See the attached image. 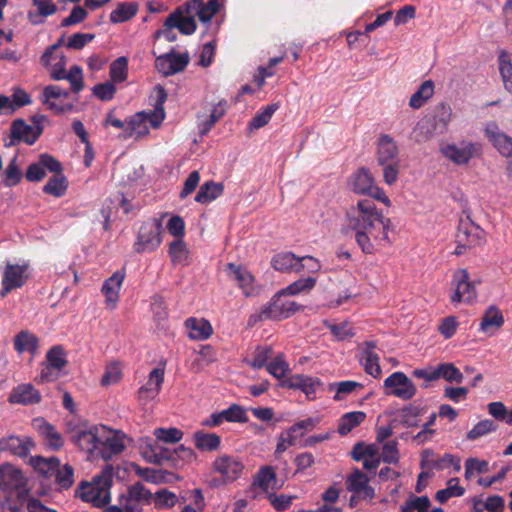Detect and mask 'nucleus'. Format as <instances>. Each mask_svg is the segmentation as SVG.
Listing matches in <instances>:
<instances>
[{"label":"nucleus","instance_id":"603ef678","mask_svg":"<svg viewBox=\"0 0 512 512\" xmlns=\"http://www.w3.org/2000/svg\"><path fill=\"white\" fill-rule=\"evenodd\" d=\"M278 109V105L273 103L270 105H267L263 108L260 112H258L250 121L249 128L251 130L253 129H259L266 124L269 123L272 115L275 113V111Z\"/></svg>","mask_w":512,"mask_h":512},{"label":"nucleus","instance_id":"6ab92c4d","mask_svg":"<svg viewBox=\"0 0 512 512\" xmlns=\"http://www.w3.org/2000/svg\"><path fill=\"white\" fill-rule=\"evenodd\" d=\"M41 400V395L30 383L20 384L12 389L8 401L11 404L32 405Z\"/></svg>","mask_w":512,"mask_h":512},{"label":"nucleus","instance_id":"20e7f679","mask_svg":"<svg viewBox=\"0 0 512 512\" xmlns=\"http://www.w3.org/2000/svg\"><path fill=\"white\" fill-rule=\"evenodd\" d=\"M113 467L106 465L100 475L91 482L83 481L76 491V495L83 501L92 503L101 508L110 502V488L112 485Z\"/></svg>","mask_w":512,"mask_h":512},{"label":"nucleus","instance_id":"c756f323","mask_svg":"<svg viewBox=\"0 0 512 512\" xmlns=\"http://www.w3.org/2000/svg\"><path fill=\"white\" fill-rule=\"evenodd\" d=\"M195 447L200 451L213 452L219 449L221 438L215 433L196 431L193 433Z\"/></svg>","mask_w":512,"mask_h":512},{"label":"nucleus","instance_id":"e433bc0d","mask_svg":"<svg viewBox=\"0 0 512 512\" xmlns=\"http://www.w3.org/2000/svg\"><path fill=\"white\" fill-rule=\"evenodd\" d=\"M365 418L366 414L362 411H354L344 414L338 424V433L342 436L347 435L355 427L360 425Z\"/></svg>","mask_w":512,"mask_h":512},{"label":"nucleus","instance_id":"72a5a7b5","mask_svg":"<svg viewBox=\"0 0 512 512\" xmlns=\"http://www.w3.org/2000/svg\"><path fill=\"white\" fill-rule=\"evenodd\" d=\"M186 326L190 328V337L195 340H205L213 332L211 324L205 319L189 318L186 320Z\"/></svg>","mask_w":512,"mask_h":512},{"label":"nucleus","instance_id":"49530a36","mask_svg":"<svg viewBox=\"0 0 512 512\" xmlns=\"http://www.w3.org/2000/svg\"><path fill=\"white\" fill-rule=\"evenodd\" d=\"M109 74L113 82H124L128 74V59L125 56H121L114 60L110 65Z\"/></svg>","mask_w":512,"mask_h":512},{"label":"nucleus","instance_id":"f03ea898","mask_svg":"<svg viewBox=\"0 0 512 512\" xmlns=\"http://www.w3.org/2000/svg\"><path fill=\"white\" fill-rule=\"evenodd\" d=\"M156 92V102L152 111H140L135 113L127 120L124 137H130L133 134L137 136H144L149 133L147 123L152 128H158L165 118L164 103L167 100V93L163 86L156 85L154 88Z\"/></svg>","mask_w":512,"mask_h":512},{"label":"nucleus","instance_id":"69168bd1","mask_svg":"<svg viewBox=\"0 0 512 512\" xmlns=\"http://www.w3.org/2000/svg\"><path fill=\"white\" fill-rule=\"evenodd\" d=\"M489 471V464L485 460L478 458H468L465 461V478L470 479L474 473L483 474Z\"/></svg>","mask_w":512,"mask_h":512},{"label":"nucleus","instance_id":"5fc2aeb1","mask_svg":"<svg viewBox=\"0 0 512 512\" xmlns=\"http://www.w3.org/2000/svg\"><path fill=\"white\" fill-rule=\"evenodd\" d=\"M47 364L53 367L56 371H60L67 364L64 350L62 346L56 345L49 349L46 354Z\"/></svg>","mask_w":512,"mask_h":512},{"label":"nucleus","instance_id":"a19ab883","mask_svg":"<svg viewBox=\"0 0 512 512\" xmlns=\"http://www.w3.org/2000/svg\"><path fill=\"white\" fill-rule=\"evenodd\" d=\"M458 478H451L447 481L445 489L438 490L435 494V500L441 504L446 503L452 497H461L465 493V489L458 485Z\"/></svg>","mask_w":512,"mask_h":512},{"label":"nucleus","instance_id":"4468645a","mask_svg":"<svg viewBox=\"0 0 512 512\" xmlns=\"http://www.w3.org/2000/svg\"><path fill=\"white\" fill-rule=\"evenodd\" d=\"M484 133L493 147L502 156L510 157L512 155V138L501 131L496 122L490 121L486 123Z\"/></svg>","mask_w":512,"mask_h":512},{"label":"nucleus","instance_id":"3c124183","mask_svg":"<svg viewBox=\"0 0 512 512\" xmlns=\"http://www.w3.org/2000/svg\"><path fill=\"white\" fill-rule=\"evenodd\" d=\"M123 497L140 503H149L152 498V493L147 490L141 482H136L128 487L127 494H123Z\"/></svg>","mask_w":512,"mask_h":512},{"label":"nucleus","instance_id":"2f4dec72","mask_svg":"<svg viewBox=\"0 0 512 512\" xmlns=\"http://www.w3.org/2000/svg\"><path fill=\"white\" fill-rule=\"evenodd\" d=\"M138 9L139 4L137 2H121L110 13V22L113 24L127 22L137 14Z\"/></svg>","mask_w":512,"mask_h":512},{"label":"nucleus","instance_id":"bb28decb","mask_svg":"<svg viewBox=\"0 0 512 512\" xmlns=\"http://www.w3.org/2000/svg\"><path fill=\"white\" fill-rule=\"evenodd\" d=\"M31 487L29 485L8 493L2 503V508L9 512H22L25 503L30 495Z\"/></svg>","mask_w":512,"mask_h":512},{"label":"nucleus","instance_id":"b1692460","mask_svg":"<svg viewBox=\"0 0 512 512\" xmlns=\"http://www.w3.org/2000/svg\"><path fill=\"white\" fill-rule=\"evenodd\" d=\"M475 145L472 143L457 146L455 144H448L441 148V153L457 165L467 164L473 157Z\"/></svg>","mask_w":512,"mask_h":512},{"label":"nucleus","instance_id":"ea45409f","mask_svg":"<svg viewBox=\"0 0 512 512\" xmlns=\"http://www.w3.org/2000/svg\"><path fill=\"white\" fill-rule=\"evenodd\" d=\"M170 16H174L175 27L183 35H191L197 29V24L194 15L184 16L180 10H174Z\"/></svg>","mask_w":512,"mask_h":512},{"label":"nucleus","instance_id":"7c9ffc66","mask_svg":"<svg viewBox=\"0 0 512 512\" xmlns=\"http://www.w3.org/2000/svg\"><path fill=\"white\" fill-rule=\"evenodd\" d=\"M29 462L34 470L43 477L53 476L55 470H57V468L60 466V460L54 456L50 458L34 456L30 458Z\"/></svg>","mask_w":512,"mask_h":512},{"label":"nucleus","instance_id":"393cba45","mask_svg":"<svg viewBox=\"0 0 512 512\" xmlns=\"http://www.w3.org/2000/svg\"><path fill=\"white\" fill-rule=\"evenodd\" d=\"M89 429L96 430V425L90 424L87 420L72 418L65 422V434L69 441L75 446L81 442L83 436H87Z\"/></svg>","mask_w":512,"mask_h":512},{"label":"nucleus","instance_id":"680f3d73","mask_svg":"<svg viewBox=\"0 0 512 512\" xmlns=\"http://www.w3.org/2000/svg\"><path fill=\"white\" fill-rule=\"evenodd\" d=\"M54 475L56 483L63 489L70 488L74 483V469L69 464H65L62 469L59 466Z\"/></svg>","mask_w":512,"mask_h":512},{"label":"nucleus","instance_id":"9b49d317","mask_svg":"<svg viewBox=\"0 0 512 512\" xmlns=\"http://www.w3.org/2000/svg\"><path fill=\"white\" fill-rule=\"evenodd\" d=\"M46 170L52 173L62 172V164L52 155L41 154L37 162L31 163L25 173L29 182H38L46 176Z\"/></svg>","mask_w":512,"mask_h":512},{"label":"nucleus","instance_id":"052dcab7","mask_svg":"<svg viewBox=\"0 0 512 512\" xmlns=\"http://www.w3.org/2000/svg\"><path fill=\"white\" fill-rule=\"evenodd\" d=\"M452 111L446 103H440L435 109L432 121L437 124V129L442 133L451 119Z\"/></svg>","mask_w":512,"mask_h":512},{"label":"nucleus","instance_id":"de8ad7c7","mask_svg":"<svg viewBox=\"0 0 512 512\" xmlns=\"http://www.w3.org/2000/svg\"><path fill=\"white\" fill-rule=\"evenodd\" d=\"M317 423V419L307 418L292 425L288 430V445H295L297 438L296 433L299 432V436H302L304 432L311 431Z\"/></svg>","mask_w":512,"mask_h":512},{"label":"nucleus","instance_id":"09e8293b","mask_svg":"<svg viewBox=\"0 0 512 512\" xmlns=\"http://www.w3.org/2000/svg\"><path fill=\"white\" fill-rule=\"evenodd\" d=\"M272 481H276V473L272 467L264 466L257 472L253 480V485L267 492Z\"/></svg>","mask_w":512,"mask_h":512},{"label":"nucleus","instance_id":"6e6d98bb","mask_svg":"<svg viewBox=\"0 0 512 512\" xmlns=\"http://www.w3.org/2000/svg\"><path fill=\"white\" fill-rule=\"evenodd\" d=\"M316 284V279L313 277H307L305 279H298L291 283L286 288L280 290L282 294L294 296L304 291L311 290Z\"/></svg>","mask_w":512,"mask_h":512},{"label":"nucleus","instance_id":"c03bdc74","mask_svg":"<svg viewBox=\"0 0 512 512\" xmlns=\"http://www.w3.org/2000/svg\"><path fill=\"white\" fill-rule=\"evenodd\" d=\"M437 124L430 118H423L414 128L415 140L417 142H425L429 140L435 131H437Z\"/></svg>","mask_w":512,"mask_h":512},{"label":"nucleus","instance_id":"9d476101","mask_svg":"<svg viewBox=\"0 0 512 512\" xmlns=\"http://www.w3.org/2000/svg\"><path fill=\"white\" fill-rule=\"evenodd\" d=\"M10 131V142L5 144L6 147L14 146L21 141L33 145L43 133V127H33L18 118L11 123Z\"/></svg>","mask_w":512,"mask_h":512},{"label":"nucleus","instance_id":"2eb2a0df","mask_svg":"<svg viewBox=\"0 0 512 512\" xmlns=\"http://www.w3.org/2000/svg\"><path fill=\"white\" fill-rule=\"evenodd\" d=\"M27 485L28 480L21 470L11 464L0 466V490L8 494Z\"/></svg>","mask_w":512,"mask_h":512},{"label":"nucleus","instance_id":"e2e57ef3","mask_svg":"<svg viewBox=\"0 0 512 512\" xmlns=\"http://www.w3.org/2000/svg\"><path fill=\"white\" fill-rule=\"evenodd\" d=\"M266 369L273 377L282 379L289 371V365L284 360L283 354H278L267 366Z\"/></svg>","mask_w":512,"mask_h":512},{"label":"nucleus","instance_id":"4be33fe9","mask_svg":"<svg viewBox=\"0 0 512 512\" xmlns=\"http://www.w3.org/2000/svg\"><path fill=\"white\" fill-rule=\"evenodd\" d=\"M368 482V477L356 468L347 477L346 486L350 492L358 494L365 499H372L374 497V489L368 485Z\"/></svg>","mask_w":512,"mask_h":512},{"label":"nucleus","instance_id":"f3484780","mask_svg":"<svg viewBox=\"0 0 512 512\" xmlns=\"http://www.w3.org/2000/svg\"><path fill=\"white\" fill-rule=\"evenodd\" d=\"M100 455L104 460L111 459L112 456L121 453L125 445L122 437L118 433H114L111 430L105 428V432H100L99 448Z\"/></svg>","mask_w":512,"mask_h":512},{"label":"nucleus","instance_id":"6e6552de","mask_svg":"<svg viewBox=\"0 0 512 512\" xmlns=\"http://www.w3.org/2000/svg\"><path fill=\"white\" fill-rule=\"evenodd\" d=\"M190 62L187 52L177 54L174 48L156 57L155 67L163 76L168 77L183 71Z\"/></svg>","mask_w":512,"mask_h":512},{"label":"nucleus","instance_id":"c9c22d12","mask_svg":"<svg viewBox=\"0 0 512 512\" xmlns=\"http://www.w3.org/2000/svg\"><path fill=\"white\" fill-rule=\"evenodd\" d=\"M100 432H105L104 425H96V430L89 429L87 436H83L81 442H78L75 446L81 451L93 455L99 449Z\"/></svg>","mask_w":512,"mask_h":512},{"label":"nucleus","instance_id":"864d4df0","mask_svg":"<svg viewBox=\"0 0 512 512\" xmlns=\"http://www.w3.org/2000/svg\"><path fill=\"white\" fill-rule=\"evenodd\" d=\"M226 105L227 102L225 100H221L214 106L209 119L200 124V134L205 135L211 130L214 124L225 114Z\"/></svg>","mask_w":512,"mask_h":512},{"label":"nucleus","instance_id":"ddd939ff","mask_svg":"<svg viewBox=\"0 0 512 512\" xmlns=\"http://www.w3.org/2000/svg\"><path fill=\"white\" fill-rule=\"evenodd\" d=\"M484 240V231L475 224L469 217L461 219L456 234V242L462 247H474L480 245Z\"/></svg>","mask_w":512,"mask_h":512},{"label":"nucleus","instance_id":"a878e982","mask_svg":"<svg viewBox=\"0 0 512 512\" xmlns=\"http://www.w3.org/2000/svg\"><path fill=\"white\" fill-rule=\"evenodd\" d=\"M227 271L229 276L238 283L245 296L253 295V276L247 269L234 263H229L227 265Z\"/></svg>","mask_w":512,"mask_h":512},{"label":"nucleus","instance_id":"f8f14e48","mask_svg":"<svg viewBox=\"0 0 512 512\" xmlns=\"http://www.w3.org/2000/svg\"><path fill=\"white\" fill-rule=\"evenodd\" d=\"M212 469L226 481L233 482L240 477L244 464L237 456L222 454L215 458Z\"/></svg>","mask_w":512,"mask_h":512},{"label":"nucleus","instance_id":"338daca9","mask_svg":"<svg viewBox=\"0 0 512 512\" xmlns=\"http://www.w3.org/2000/svg\"><path fill=\"white\" fill-rule=\"evenodd\" d=\"M272 348L270 346H258L254 352L253 360L249 365L253 368L260 369L266 367L267 361L271 358Z\"/></svg>","mask_w":512,"mask_h":512},{"label":"nucleus","instance_id":"8fccbe9b","mask_svg":"<svg viewBox=\"0 0 512 512\" xmlns=\"http://www.w3.org/2000/svg\"><path fill=\"white\" fill-rule=\"evenodd\" d=\"M436 372L438 379L444 378L448 382L461 383L463 381V374L452 363H441L437 366Z\"/></svg>","mask_w":512,"mask_h":512},{"label":"nucleus","instance_id":"13d9d810","mask_svg":"<svg viewBox=\"0 0 512 512\" xmlns=\"http://www.w3.org/2000/svg\"><path fill=\"white\" fill-rule=\"evenodd\" d=\"M497 430V425L489 419L482 420L478 422L468 433H467V439L468 440H476L482 436H485L491 432H494Z\"/></svg>","mask_w":512,"mask_h":512},{"label":"nucleus","instance_id":"dca6fc26","mask_svg":"<svg viewBox=\"0 0 512 512\" xmlns=\"http://www.w3.org/2000/svg\"><path fill=\"white\" fill-rule=\"evenodd\" d=\"M26 266L8 263L3 272L2 290L0 295L5 297L13 289L24 285L26 277L24 276Z\"/></svg>","mask_w":512,"mask_h":512},{"label":"nucleus","instance_id":"aec40b11","mask_svg":"<svg viewBox=\"0 0 512 512\" xmlns=\"http://www.w3.org/2000/svg\"><path fill=\"white\" fill-rule=\"evenodd\" d=\"M35 443L30 437L9 436L0 440V452L9 451L19 457H27Z\"/></svg>","mask_w":512,"mask_h":512},{"label":"nucleus","instance_id":"423d86ee","mask_svg":"<svg viewBox=\"0 0 512 512\" xmlns=\"http://www.w3.org/2000/svg\"><path fill=\"white\" fill-rule=\"evenodd\" d=\"M480 280H470L469 273L466 269L460 268L454 271L452 285L455 286V292L451 296L452 303H459L462 300L472 302L477 298L476 284Z\"/></svg>","mask_w":512,"mask_h":512},{"label":"nucleus","instance_id":"a18cd8bd","mask_svg":"<svg viewBox=\"0 0 512 512\" xmlns=\"http://www.w3.org/2000/svg\"><path fill=\"white\" fill-rule=\"evenodd\" d=\"M68 96V90L58 85H48L44 87L40 95V101L46 105L47 108H50V104H57L53 99L67 98Z\"/></svg>","mask_w":512,"mask_h":512},{"label":"nucleus","instance_id":"37998d69","mask_svg":"<svg viewBox=\"0 0 512 512\" xmlns=\"http://www.w3.org/2000/svg\"><path fill=\"white\" fill-rule=\"evenodd\" d=\"M434 84L431 80L424 81L411 96L409 106L418 109L433 95Z\"/></svg>","mask_w":512,"mask_h":512},{"label":"nucleus","instance_id":"79ce46f5","mask_svg":"<svg viewBox=\"0 0 512 512\" xmlns=\"http://www.w3.org/2000/svg\"><path fill=\"white\" fill-rule=\"evenodd\" d=\"M33 5L37 7L38 14L33 12L28 13V19L33 25L42 23V20L37 19L39 16L48 17L56 13L57 6L52 0H32Z\"/></svg>","mask_w":512,"mask_h":512},{"label":"nucleus","instance_id":"bf43d9fd","mask_svg":"<svg viewBox=\"0 0 512 512\" xmlns=\"http://www.w3.org/2000/svg\"><path fill=\"white\" fill-rule=\"evenodd\" d=\"M379 454L378 448L374 444L365 445L363 442H358L354 445L351 451V456L355 461H361L366 458H373Z\"/></svg>","mask_w":512,"mask_h":512},{"label":"nucleus","instance_id":"7ed1b4c3","mask_svg":"<svg viewBox=\"0 0 512 512\" xmlns=\"http://www.w3.org/2000/svg\"><path fill=\"white\" fill-rule=\"evenodd\" d=\"M376 161L382 168L383 180L393 185L400 173L399 147L389 134H380L376 143Z\"/></svg>","mask_w":512,"mask_h":512},{"label":"nucleus","instance_id":"a211bd4d","mask_svg":"<svg viewBox=\"0 0 512 512\" xmlns=\"http://www.w3.org/2000/svg\"><path fill=\"white\" fill-rule=\"evenodd\" d=\"M33 426L50 449L57 451L63 447L64 439L52 424L43 418H37L33 420Z\"/></svg>","mask_w":512,"mask_h":512},{"label":"nucleus","instance_id":"c85d7f7f","mask_svg":"<svg viewBox=\"0 0 512 512\" xmlns=\"http://www.w3.org/2000/svg\"><path fill=\"white\" fill-rule=\"evenodd\" d=\"M503 324L504 316L501 310L495 305H490L482 316L479 329L482 332H488L490 329L498 330Z\"/></svg>","mask_w":512,"mask_h":512},{"label":"nucleus","instance_id":"774afa93","mask_svg":"<svg viewBox=\"0 0 512 512\" xmlns=\"http://www.w3.org/2000/svg\"><path fill=\"white\" fill-rule=\"evenodd\" d=\"M505 57V54H501L499 57V70L506 90L512 94V63L510 60H506Z\"/></svg>","mask_w":512,"mask_h":512},{"label":"nucleus","instance_id":"0eeeda50","mask_svg":"<svg viewBox=\"0 0 512 512\" xmlns=\"http://www.w3.org/2000/svg\"><path fill=\"white\" fill-rule=\"evenodd\" d=\"M281 291L276 293L267 306L261 311V316L272 320L286 319L301 309V305L295 301L285 300Z\"/></svg>","mask_w":512,"mask_h":512},{"label":"nucleus","instance_id":"f257e3e1","mask_svg":"<svg viewBox=\"0 0 512 512\" xmlns=\"http://www.w3.org/2000/svg\"><path fill=\"white\" fill-rule=\"evenodd\" d=\"M348 225L355 231V240L365 254L375 253L379 247L390 243L388 230L391 224L376 209L371 200H360L347 214Z\"/></svg>","mask_w":512,"mask_h":512},{"label":"nucleus","instance_id":"4c0bfd02","mask_svg":"<svg viewBox=\"0 0 512 512\" xmlns=\"http://www.w3.org/2000/svg\"><path fill=\"white\" fill-rule=\"evenodd\" d=\"M14 348L19 353L28 351L35 354L38 349V339L28 331H20L14 338Z\"/></svg>","mask_w":512,"mask_h":512},{"label":"nucleus","instance_id":"4d7b16f0","mask_svg":"<svg viewBox=\"0 0 512 512\" xmlns=\"http://www.w3.org/2000/svg\"><path fill=\"white\" fill-rule=\"evenodd\" d=\"M169 254L174 263H179L182 265L187 264L188 249L183 240L177 239L171 242L169 245Z\"/></svg>","mask_w":512,"mask_h":512},{"label":"nucleus","instance_id":"39448f33","mask_svg":"<svg viewBox=\"0 0 512 512\" xmlns=\"http://www.w3.org/2000/svg\"><path fill=\"white\" fill-rule=\"evenodd\" d=\"M162 224L159 219H150L139 228L134 250L137 253L152 252L161 243Z\"/></svg>","mask_w":512,"mask_h":512},{"label":"nucleus","instance_id":"5701e85b","mask_svg":"<svg viewBox=\"0 0 512 512\" xmlns=\"http://www.w3.org/2000/svg\"><path fill=\"white\" fill-rule=\"evenodd\" d=\"M374 185V177L370 170L365 167L357 169L349 178L350 190L359 195H366Z\"/></svg>","mask_w":512,"mask_h":512},{"label":"nucleus","instance_id":"1a4fd4ad","mask_svg":"<svg viewBox=\"0 0 512 512\" xmlns=\"http://www.w3.org/2000/svg\"><path fill=\"white\" fill-rule=\"evenodd\" d=\"M386 389H390L386 394L393 395L402 400H410L416 394V386L410 378L403 372H394L384 381Z\"/></svg>","mask_w":512,"mask_h":512},{"label":"nucleus","instance_id":"412c9836","mask_svg":"<svg viewBox=\"0 0 512 512\" xmlns=\"http://www.w3.org/2000/svg\"><path fill=\"white\" fill-rule=\"evenodd\" d=\"M164 382V370L161 368H154L150 374L149 379L138 391V398L140 401H149L154 399L160 392L162 383Z\"/></svg>","mask_w":512,"mask_h":512},{"label":"nucleus","instance_id":"58836bf2","mask_svg":"<svg viewBox=\"0 0 512 512\" xmlns=\"http://www.w3.org/2000/svg\"><path fill=\"white\" fill-rule=\"evenodd\" d=\"M68 188L67 178L62 172L55 173L43 187V192L54 197H61Z\"/></svg>","mask_w":512,"mask_h":512},{"label":"nucleus","instance_id":"473e14b6","mask_svg":"<svg viewBox=\"0 0 512 512\" xmlns=\"http://www.w3.org/2000/svg\"><path fill=\"white\" fill-rule=\"evenodd\" d=\"M223 191L224 186L222 183L207 181L200 186V189L195 196V201L201 204L209 203L217 199Z\"/></svg>","mask_w":512,"mask_h":512},{"label":"nucleus","instance_id":"f704fd0d","mask_svg":"<svg viewBox=\"0 0 512 512\" xmlns=\"http://www.w3.org/2000/svg\"><path fill=\"white\" fill-rule=\"evenodd\" d=\"M123 280L124 274L120 271H116L111 277L105 280L102 286V292L105 295L107 302L113 304L117 302Z\"/></svg>","mask_w":512,"mask_h":512},{"label":"nucleus","instance_id":"0e129e2a","mask_svg":"<svg viewBox=\"0 0 512 512\" xmlns=\"http://www.w3.org/2000/svg\"><path fill=\"white\" fill-rule=\"evenodd\" d=\"M420 412V408L413 407L412 405L404 407L400 412V418L397 419V423L406 427H416L418 426L417 417L420 415Z\"/></svg>","mask_w":512,"mask_h":512},{"label":"nucleus","instance_id":"cd10ccee","mask_svg":"<svg viewBox=\"0 0 512 512\" xmlns=\"http://www.w3.org/2000/svg\"><path fill=\"white\" fill-rule=\"evenodd\" d=\"M271 264L275 270L281 272H288L290 270L300 272L305 267V265L301 263V259L291 252L276 254L272 258Z\"/></svg>","mask_w":512,"mask_h":512}]
</instances>
